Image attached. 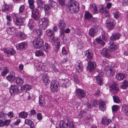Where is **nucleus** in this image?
I'll use <instances>...</instances> for the list:
<instances>
[{
    "label": "nucleus",
    "mask_w": 128,
    "mask_h": 128,
    "mask_svg": "<svg viewBox=\"0 0 128 128\" xmlns=\"http://www.w3.org/2000/svg\"><path fill=\"white\" fill-rule=\"evenodd\" d=\"M61 86L62 87L66 88L71 85L70 80L68 79L63 80L61 82Z\"/></svg>",
    "instance_id": "13"
},
{
    "label": "nucleus",
    "mask_w": 128,
    "mask_h": 128,
    "mask_svg": "<svg viewBox=\"0 0 128 128\" xmlns=\"http://www.w3.org/2000/svg\"><path fill=\"white\" fill-rule=\"evenodd\" d=\"M114 17L116 19L118 18L120 16L121 14L118 11H116L113 13Z\"/></svg>",
    "instance_id": "50"
},
{
    "label": "nucleus",
    "mask_w": 128,
    "mask_h": 128,
    "mask_svg": "<svg viewBox=\"0 0 128 128\" xmlns=\"http://www.w3.org/2000/svg\"><path fill=\"white\" fill-rule=\"evenodd\" d=\"M120 36V35L118 33L113 34L110 37V41L112 42L118 39Z\"/></svg>",
    "instance_id": "17"
},
{
    "label": "nucleus",
    "mask_w": 128,
    "mask_h": 128,
    "mask_svg": "<svg viewBox=\"0 0 128 128\" xmlns=\"http://www.w3.org/2000/svg\"><path fill=\"white\" fill-rule=\"evenodd\" d=\"M96 42L102 45H104V43L100 38H97L96 39Z\"/></svg>",
    "instance_id": "58"
},
{
    "label": "nucleus",
    "mask_w": 128,
    "mask_h": 128,
    "mask_svg": "<svg viewBox=\"0 0 128 128\" xmlns=\"http://www.w3.org/2000/svg\"><path fill=\"white\" fill-rule=\"evenodd\" d=\"M98 30L97 27L94 26L90 30L89 32V35L91 36H93L95 34Z\"/></svg>",
    "instance_id": "27"
},
{
    "label": "nucleus",
    "mask_w": 128,
    "mask_h": 128,
    "mask_svg": "<svg viewBox=\"0 0 128 128\" xmlns=\"http://www.w3.org/2000/svg\"><path fill=\"white\" fill-rule=\"evenodd\" d=\"M28 2L30 8L32 9L34 8L35 7L34 4V0H28Z\"/></svg>",
    "instance_id": "47"
},
{
    "label": "nucleus",
    "mask_w": 128,
    "mask_h": 128,
    "mask_svg": "<svg viewBox=\"0 0 128 128\" xmlns=\"http://www.w3.org/2000/svg\"><path fill=\"white\" fill-rule=\"evenodd\" d=\"M19 37L22 40H23L26 38V36L24 34L21 32L19 33Z\"/></svg>",
    "instance_id": "51"
},
{
    "label": "nucleus",
    "mask_w": 128,
    "mask_h": 128,
    "mask_svg": "<svg viewBox=\"0 0 128 128\" xmlns=\"http://www.w3.org/2000/svg\"><path fill=\"white\" fill-rule=\"evenodd\" d=\"M7 115L4 112L2 111L0 113V118L2 120H5L6 118Z\"/></svg>",
    "instance_id": "49"
},
{
    "label": "nucleus",
    "mask_w": 128,
    "mask_h": 128,
    "mask_svg": "<svg viewBox=\"0 0 128 128\" xmlns=\"http://www.w3.org/2000/svg\"><path fill=\"white\" fill-rule=\"evenodd\" d=\"M46 34L50 38L54 36L53 31L52 30L48 29L46 30Z\"/></svg>",
    "instance_id": "35"
},
{
    "label": "nucleus",
    "mask_w": 128,
    "mask_h": 128,
    "mask_svg": "<svg viewBox=\"0 0 128 128\" xmlns=\"http://www.w3.org/2000/svg\"><path fill=\"white\" fill-rule=\"evenodd\" d=\"M40 67L42 68L41 70L45 72L47 71L46 67L43 64H40Z\"/></svg>",
    "instance_id": "59"
},
{
    "label": "nucleus",
    "mask_w": 128,
    "mask_h": 128,
    "mask_svg": "<svg viewBox=\"0 0 128 128\" xmlns=\"http://www.w3.org/2000/svg\"><path fill=\"white\" fill-rule=\"evenodd\" d=\"M111 121L110 119L108 118L106 116H104L102 119V123L104 125H107L109 124Z\"/></svg>",
    "instance_id": "16"
},
{
    "label": "nucleus",
    "mask_w": 128,
    "mask_h": 128,
    "mask_svg": "<svg viewBox=\"0 0 128 128\" xmlns=\"http://www.w3.org/2000/svg\"><path fill=\"white\" fill-rule=\"evenodd\" d=\"M110 90L113 94H116L118 90V87L115 84L112 85L110 86Z\"/></svg>",
    "instance_id": "24"
},
{
    "label": "nucleus",
    "mask_w": 128,
    "mask_h": 128,
    "mask_svg": "<svg viewBox=\"0 0 128 128\" xmlns=\"http://www.w3.org/2000/svg\"><path fill=\"white\" fill-rule=\"evenodd\" d=\"M6 78L8 80L12 83L14 82L16 78L15 76L12 75H9L7 76Z\"/></svg>",
    "instance_id": "34"
},
{
    "label": "nucleus",
    "mask_w": 128,
    "mask_h": 128,
    "mask_svg": "<svg viewBox=\"0 0 128 128\" xmlns=\"http://www.w3.org/2000/svg\"><path fill=\"white\" fill-rule=\"evenodd\" d=\"M24 123L30 126L31 128H34V124L31 120L28 119H26L25 120Z\"/></svg>",
    "instance_id": "36"
},
{
    "label": "nucleus",
    "mask_w": 128,
    "mask_h": 128,
    "mask_svg": "<svg viewBox=\"0 0 128 128\" xmlns=\"http://www.w3.org/2000/svg\"><path fill=\"white\" fill-rule=\"evenodd\" d=\"M74 81L76 83L79 84L80 81L78 79V76L77 75H75L74 76Z\"/></svg>",
    "instance_id": "61"
},
{
    "label": "nucleus",
    "mask_w": 128,
    "mask_h": 128,
    "mask_svg": "<svg viewBox=\"0 0 128 128\" xmlns=\"http://www.w3.org/2000/svg\"><path fill=\"white\" fill-rule=\"evenodd\" d=\"M50 46L49 44L47 43H45L44 48V50L45 52H47L48 50L50 48Z\"/></svg>",
    "instance_id": "52"
},
{
    "label": "nucleus",
    "mask_w": 128,
    "mask_h": 128,
    "mask_svg": "<svg viewBox=\"0 0 128 128\" xmlns=\"http://www.w3.org/2000/svg\"><path fill=\"white\" fill-rule=\"evenodd\" d=\"M20 88L22 90L27 91L31 89V87L30 86L27 84L22 86Z\"/></svg>",
    "instance_id": "39"
},
{
    "label": "nucleus",
    "mask_w": 128,
    "mask_h": 128,
    "mask_svg": "<svg viewBox=\"0 0 128 128\" xmlns=\"http://www.w3.org/2000/svg\"><path fill=\"white\" fill-rule=\"evenodd\" d=\"M25 9L24 5H22L19 8L18 13L20 14H23Z\"/></svg>",
    "instance_id": "46"
},
{
    "label": "nucleus",
    "mask_w": 128,
    "mask_h": 128,
    "mask_svg": "<svg viewBox=\"0 0 128 128\" xmlns=\"http://www.w3.org/2000/svg\"><path fill=\"white\" fill-rule=\"evenodd\" d=\"M82 112H80L78 116V117L79 118H82ZM82 118L84 119V122L86 123L89 122L90 118L89 116L86 114L84 117Z\"/></svg>",
    "instance_id": "21"
},
{
    "label": "nucleus",
    "mask_w": 128,
    "mask_h": 128,
    "mask_svg": "<svg viewBox=\"0 0 128 128\" xmlns=\"http://www.w3.org/2000/svg\"><path fill=\"white\" fill-rule=\"evenodd\" d=\"M125 76V75L123 73H119L117 74L116 75V79L119 80H123Z\"/></svg>",
    "instance_id": "37"
},
{
    "label": "nucleus",
    "mask_w": 128,
    "mask_h": 128,
    "mask_svg": "<svg viewBox=\"0 0 128 128\" xmlns=\"http://www.w3.org/2000/svg\"><path fill=\"white\" fill-rule=\"evenodd\" d=\"M34 32L37 36H39L42 34V32L40 29H36L34 30Z\"/></svg>",
    "instance_id": "38"
},
{
    "label": "nucleus",
    "mask_w": 128,
    "mask_h": 128,
    "mask_svg": "<svg viewBox=\"0 0 128 128\" xmlns=\"http://www.w3.org/2000/svg\"><path fill=\"white\" fill-rule=\"evenodd\" d=\"M10 122V120H7L3 121L2 120H0V126L1 127L4 126H8L9 125Z\"/></svg>",
    "instance_id": "28"
},
{
    "label": "nucleus",
    "mask_w": 128,
    "mask_h": 128,
    "mask_svg": "<svg viewBox=\"0 0 128 128\" xmlns=\"http://www.w3.org/2000/svg\"><path fill=\"white\" fill-rule=\"evenodd\" d=\"M121 88L123 89H126L128 87V82L127 80H125L122 83L120 86Z\"/></svg>",
    "instance_id": "42"
},
{
    "label": "nucleus",
    "mask_w": 128,
    "mask_h": 128,
    "mask_svg": "<svg viewBox=\"0 0 128 128\" xmlns=\"http://www.w3.org/2000/svg\"><path fill=\"white\" fill-rule=\"evenodd\" d=\"M32 16L35 20H37L39 19L40 15L38 9H35L32 11Z\"/></svg>",
    "instance_id": "10"
},
{
    "label": "nucleus",
    "mask_w": 128,
    "mask_h": 128,
    "mask_svg": "<svg viewBox=\"0 0 128 128\" xmlns=\"http://www.w3.org/2000/svg\"><path fill=\"white\" fill-rule=\"evenodd\" d=\"M48 2L49 4H52V5H53V4L54 5V7H56V8L57 6V5H56V3L53 0H49Z\"/></svg>",
    "instance_id": "60"
},
{
    "label": "nucleus",
    "mask_w": 128,
    "mask_h": 128,
    "mask_svg": "<svg viewBox=\"0 0 128 128\" xmlns=\"http://www.w3.org/2000/svg\"><path fill=\"white\" fill-rule=\"evenodd\" d=\"M99 109L102 111H104L106 110V104L103 101L100 100L99 103Z\"/></svg>",
    "instance_id": "25"
},
{
    "label": "nucleus",
    "mask_w": 128,
    "mask_h": 128,
    "mask_svg": "<svg viewBox=\"0 0 128 128\" xmlns=\"http://www.w3.org/2000/svg\"><path fill=\"white\" fill-rule=\"evenodd\" d=\"M104 14L105 16L107 18L109 17L110 15L109 13V10L105 9L104 10Z\"/></svg>",
    "instance_id": "56"
},
{
    "label": "nucleus",
    "mask_w": 128,
    "mask_h": 128,
    "mask_svg": "<svg viewBox=\"0 0 128 128\" xmlns=\"http://www.w3.org/2000/svg\"><path fill=\"white\" fill-rule=\"evenodd\" d=\"M10 89V91L11 94H16L19 92V88L14 84L11 85Z\"/></svg>",
    "instance_id": "9"
},
{
    "label": "nucleus",
    "mask_w": 128,
    "mask_h": 128,
    "mask_svg": "<svg viewBox=\"0 0 128 128\" xmlns=\"http://www.w3.org/2000/svg\"><path fill=\"white\" fill-rule=\"evenodd\" d=\"M53 6L52 4H50L49 5L47 4L45 5L44 6V10L45 12H46V11L49 10L50 8L52 7Z\"/></svg>",
    "instance_id": "55"
},
{
    "label": "nucleus",
    "mask_w": 128,
    "mask_h": 128,
    "mask_svg": "<svg viewBox=\"0 0 128 128\" xmlns=\"http://www.w3.org/2000/svg\"><path fill=\"white\" fill-rule=\"evenodd\" d=\"M85 54L87 57L90 59H91L93 57V54L91 50L88 49L85 52Z\"/></svg>",
    "instance_id": "26"
},
{
    "label": "nucleus",
    "mask_w": 128,
    "mask_h": 128,
    "mask_svg": "<svg viewBox=\"0 0 128 128\" xmlns=\"http://www.w3.org/2000/svg\"><path fill=\"white\" fill-rule=\"evenodd\" d=\"M32 45L34 48L40 49L44 46V41L39 38H35L32 42Z\"/></svg>",
    "instance_id": "4"
},
{
    "label": "nucleus",
    "mask_w": 128,
    "mask_h": 128,
    "mask_svg": "<svg viewBox=\"0 0 128 128\" xmlns=\"http://www.w3.org/2000/svg\"><path fill=\"white\" fill-rule=\"evenodd\" d=\"M101 54L102 55L107 58H109L110 56V54L108 50L105 48L102 50Z\"/></svg>",
    "instance_id": "22"
},
{
    "label": "nucleus",
    "mask_w": 128,
    "mask_h": 128,
    "mask_svg": "<svg viewBox=\"0 0 128 128\" xmlns=\"http://www.w3.org/2000/svg\"><path fill=\"white\" fill-rule=\"evenodd\" d=\"M119 128V126L117 124H111L110 127L108 128Z\"/></svg>",
    "instance_id": "64"
},
{
    "label": "nucleus",
    "mask_w": 128,
    "mask_h": 128,
    "mask_svg": "<svg viewBox=\"0 0 128 128\" xmlns=\"http://www.w3.org/2000/svg\"><path fill=\"white\" fill-rule=\"evenodd\" d=\"M14 24L18 26H22L23 24V20L20 18H16V20H14Z\"/></svg>",
    "instance_id": "23"
},
{
    "label": "nucleus",
    "mask_w": 128,
    "mask_h": 128,
    "mask_svg": "<svg viewBox=\"0 0 128 128\" xmlns=\"http://www.w3.org/2000/svg\"><path fill=\"white\" fill-rule=\"evenodd\" d=\"M76 95L79 98L84 97L86 95V93L82 89H77L76 90Z\"/></svg>",
    "instance_id": "8"
},
{
    "label": "nucleus",
    "mask_w": 128,
    "mask_h": 128,
    "mask_svg": "<svg viewBox=\"0 0 128 128\" xmlns=\"http://www.w3.org/2000/svg\"><path fill=\"white\" fill-rule=\"evenodd\" d=\"M60 128H74L73 123L67 119L60 120Z\"/></svg>",
    "instance_id": "2"
},
{
    "label": "nucleus",
    "mask_w": 128,
    "mask_h": 128,
    "mask_svg": "<svg viewBox=\"0 0 128 128\" xmlns=\"http://www.w3.org/2000/svg\"><path fill=\"white\" fill-rule=\"evenodd\" d=\"M102 39L104 40H107L108 34L104 31H102Z\"/></svg>",
    "instance_id": "53"
},
{
    "label": "nucleus",
    "mask_w": 128,
    "mask_h": 128,
    "mask_svg": "<svg viewBox=\"0 0 128 128\" xmlns=\"http://www.w3.org/2000/svg\"><path fill=\"white\" fill-rule=\"evenodd\" d=\"M28 114L25 111H22L18 114L19 117L21 118L25 119L27 118Z\"/></svg>",
    "instance_id": "29"
},
{
    "label": "nucleus",
    "mask_w": 128,
    "mask_h": 128,
    "mask_svg": "<svg viewBox=\"0 0 128 128\" xmlns=\"http://www.w3.org/2000/svg\"><path fill=\"white\" fill-rule=\"evenodd\" d=\"M38 102L39 105L41 106H43L45 104L44 98L42 95H40L39 96Z\"/></svg>",
    "instance_id": "30"
},
{
    "label": "nucleus",
    "mask_w": 128,
    "mask_h": 128,
    "mask_svg": "<svg viewBox=\"0 0 128 128\" xmlns=\"http://www.w3.org/2000/svg\"><path fill=\"white\" fill-rule=\"evenodd\" d=\"M58 82L54 80L51 81L50 84V89L52 92H56L58 90L59 87Z\"/></svg>",
    "instance_id": "6"
},
{
    "label": "nucleus",
    "mask_w": 128,
    "mask_h": 128,
    "mask_svg": "<svg viewBox=\"0 0 128 128\" xmlns=\"http://www.w3.org/2000/svg\"><path fill=\"white\" fill-rule=\"evenodd\" d=\"M49 20L46 18H41L39 21L38 26L41 29L45 30L48 25Z\"/></svg>",
    "instance_id": "3"
},
{
    "label": "nucleus",
    "mask_w": 128,
    "mask_h": 128,
    "mask_svg": "<svg viewBox=\"0 0 128 128\" xmlns=\"http://www.w3.org/2000/svg\"><path fill=\"white\" fill-rule=\"evenodd\" d=\"M114 20L112 18H108L107 20L106 21V26L108 30H111L114 28Z\"/></svg>",
    "instance_id": "7"
},
{
    "label": "nucleus",
    "mask_w": 128,
    "mask_h": 128,
    "mask_svg": "<svg viewBox=\"0 0 128 128\" xmlns=\"http://www.w3.org/2000/svg\"><path fill=\"white\" fill-rule=\"evenodd\" d=\"M42 80L43 82L46 85H48L50 82L48 76L47 75H44L43 76Z\"/></svg>",
    "instance_id": "33"
},
{
    "label": "nucleus",
    "mask_w": 128,
    "mask_h": 128,
    "mask_svg": "<svg viewBox=\"0 0 128 128\" xmlns=\"http://www.w3.org/2000/svg\"><path fill=\"white\" fill-rule=\"evenodd\" d=\"M27 47V44L25 42L18 43L16 46V48L17 50H24Z\"/></svg>",
    "instance_id": "11"
},
{
    "label": "nucleus",
    "mask_w": 128,
    "mask_h": 128,
    "mask_svg": "<svg viewBox=\"0 0 128 128\" xmlns=\"http://www.w3.org/2000/svg\"><path fill=\"white\" fill-rule=\"evenodd\" d=\"M110 42V46L108 47V50L110 52H113L117 48V46L113 42Z\"/></svg>",
    "instance_id": "31"
},
{
    "label": "nucleus",
    "mask_w": 128,
    "mask_h": 128,
    "mask_svg": "<svg viewBox=\"0 0 128 128\" xmlns=\"http://www.w3.org/2000/svg\"><path fill=\"white\" fill-rule=\"evenodd\" d=\"M16 28L13 27H8L6 29L8 33L12 35L14 34L16 32Z\"/></svg>",
    "instance_id": "19"
},
{
    "label": "nucleus",
    "mask_w": 128,
    "mask_h": 128,
    "mask_svg": "<svg viewBox=\"0 0 128 128\" xmlns=\"http://www.w3.org/2000/svg\"><path fill=\"white\" fill-rule=\"evenodd\" d=\"M122 3L123 6H128V1L127 0H122Z\"/></svg>",
    "instance_id": "63"
},
{
    "label": "nucleus",
    "mask_w": 128,
    "mask_h": 128,
    "mask_svg": "<svg viewBox=\"0 0 128 128\" xmlns=\"http://www.w3.org/2000/svg\"><path fill=\"white\" fill-rule=\"evenodd\" d=\"M122 110L126 116H128V105H124L122 106Z\"/></svg>",
    "instance_id": "40"
},
{
    "label": "nucleus",
    "mask_w": 128,
    "mask_h": 128,
    "mask_svg": "<svg viewBox=\"0 0 128 128\" xmlns=\"http://www.w3.org/2000/svg\"><path fill=\"white\" fill-rule=\"evenodd\" d=\"M66 22L64 20H61L59 21L58 24V27L61 30L64 29L66 26Z\"/></svg>",
    "instance_id": "15"
},
{
    "label": "nucleus",
    "mask_w": 128,
    "mask_h": 128,
    "mask_svg": "<svg viewBox=\"0 0 128 128\" xmlns=\"http://www.w3.org/2000/svg\"><path fill=\"white\" fill-rule=\"evenodd\" d=\"M15 80L16 83L18 85L22 84L24 82L23 80L20 77H17Z\"/></svg>",
    "instance_id": "43"
},
{
    "label": "nucleus",
    "mask_w": 128,
    "mask_h": 128,
    "mask_svg": "<svg viewBox=\"0 0 128 128\" xmlns=\"http://www.w3.org/2000/svg\"><path fill=\"white\" fill-rule=\"evenodd\" d=\"M60 42H58L56 43L55 48H56V52H57L60 46Z\"/></svg>",
    "instance_id": "57"
},
{
    "label": "nucleus",
    "mask_w": 128,
    "mask_h": 128,
    "mask_svg": "<svg viewBox=\"0 0 128 128\" xmlns=\"http://www.w3.org/2000/svg\"><path fill=\"white\" fill-rule=\"evenodd\" d=\"M114 102L117 103H119L120 101V98L117 96H112Z\"/></svg>",
    "instance_id": "48"
},
{
    "label": "nucleus",
    "mask_w": 128,
    "mask_h": 128,
    "mask_svg": "<svg viewBox=\"0 0 128 128\" xmlns=\"http://www.w3.org/2000/svg\"><path fill=\"white\" fill-rule=\"evenodd\" d=\"M95 66L96 63L95 62L90 61L88 62L87 69L90 72H92Z\"/></svg>",
    "instance_id": "12"
},
{
    "label": "nucleus",
    "mask_w": 128,
    "mask_h": 128,
    "mask_svg": "<svg viewBox=\"0 0 128 128\" xmlns=\"http://www.w3.org/2000/svg\"><path fill=\"white\" fill-rule=\"evenodd\" d=\"M96 79L98 83L100 85H101L103 84L102 75L101 74H99L96 76Z\"/></svg>",
    "instance_id": "32"
},
{
    "label": "nucleus",
    "mask_w": 128,
    "mask_h": 128,
    "mask_svg": "<svg viewBox=\"0 0 128 128\" xmlns=\"http://www.w3.org/2000/svg\"><path fill=\"white\" fill-rule=\"evenodd\" d=\"M104 72L106 74L110 76H112L114 74L115 71L112 67L108 66H106L104 67Z\"/></svg>",
    "instance_id": "5"
},
{
    "label": "nucleus",
    "mask_w": 128,
    "mask_h": 128,
    "mask_svg": "<svg viewBox=\"0 0 128 128\" xmlns=\"http://www.w3.org/2000/svg\"><path fill=\"white\" fill-rule=\"evenodd\" d=\"M75 67L79 72H82L83 69L82 62H76L75 64Z\"/></svg>",
    "instance_id": "18"
},
{
    "label": "nucleus",
    "mask_w": 128,
    "mask_h": 128,
    "mask_svg": "<svg viewBox=\"0 0 128 128\" xmlns=\"http://www.w3.org/2000/svg\"><path fill=\"white\" fill-rule=\"evenodd\" d=\"M92 17V16L88 12H86L84 14V17L87 20H90Z\"/></svg>",
    "instance_id": "45"
},
{
    "label": "nucleus",
    "mask_w": 128,
    "mask_h": 128,
    "mask_svg": "<svg viewBox=\"0 0 128 128\" xmlns=\"http://www.w3.org/2000/svg\"><path fill=\"white\" fill-rule=\"evenodd\" d=\"M67 6L68 9L72 12H76L79 10V4L74 0H69Z\"/></svg>",
    "instance_id": "1"
},
{
    "label": "nucleus",
    "mask_w": 128,
    "mask_h": 128,
    "mask_svg": "<svg viewBox=\"0 0 128 128\" xmlns=\"http://www.w3.org/2000/svg\"><path fill=\"white\" fill-rule=\"evenodd\" d=\"M8 67H6L4 68L3 70L1 73L2 75V76H5L9 72Z\"/></svg>",
    "instance_id": "44"
},
{
    "label": "nucleus",
    "mask_w": 128,
    "mask_h": 128,
    "mask_svg": "<svg viewBox=\"0 0 128 128\" xmlns=\"http://www.w3.org/2000/svg\"><path fill=\"white\" fill-rule=\"evenodd\" d=\"M33 23L32 20V19H30L28 22V26L30 29H32L33 28Z\"/></svg>",
    "instance_id": "54"
},
{
    "label": "nucleus",
    "mask_w": 128,
    "mask_h": 128,
    "mask_svg": "<svg viewBox=\"0 0 128 128\" xmlns=\"http://www.w3.org/2000/svg\"><path fill=\"white\" fill-rule=\"evenodd\" d=\"M35 54L36 56H42L44 55V52L41 50H36L35 52Z\"/></svg>",
    "instance_id": "41"
},
{
    "label": "nucleus",
    "mask_w": 128,
    "mask_h": 128,
    "mask_svg": "<svg viewBox=\"0 0 128 128\" xmlns=\"http://www.w3.org/2000/svg\"><path fill=\"white\" fill-rule=\"evenodd\" d=\"M4 52L8 54V55L11 56L15 54L16 51L13 48H9L7 49L5 48L4 49Z\"/></svg>",
    "instance_id": "20"
},
{
    "label": "nucleus",
    "mask_w": 128,
    "mask_h": 128,
    "mask_svg": "<svg viewBox=\"0 0 128 128\" xmlns=\"http://www.w3.org/2000/svg\"><path fill=\"white\" fill-rule=\"evenodd\" d=\"M118 106L117 105H114L112 106V109L113 112H116L118 110Z\"/></svg>",
    "instance_id": "62"
},
{
    "label": "nucleus",
    "mask_w": 128,
    "mask_h": 128,
    "mask_svg": "<svg viewBox=\"0 0 128 128\" xmlns=\"http://www.w3.org/2000/svg\"><path fill=\"white\" fill-rule=\"evenodd\" d=\"M2 10L3 12H5L7 13L11 10V6L6 4H4L3 6Z\"/></svg>",
    "instance_id": "14"
}]
</instances>
